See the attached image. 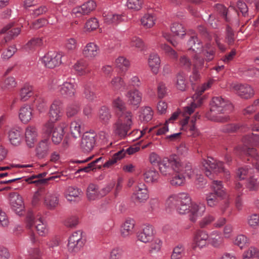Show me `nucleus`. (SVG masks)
Segmentation results:
<instances>
[{"mask_svg":"<svg viewBox=\"0 0 259 259\" xmlns=\"http://www.w3.org/2000/svg\"><path fill=\"white\" fill-rule=\"evenodd\" d=\"M150 242L149 251L151 253H156L160 250L162 243L160 239L153 238Z\"/></svg>","mask_w":259,"mask_h":259,"instance_id":"obj_61","label":"nucleus"},{"mask_svg":"<svg viewBox=\"0 0 259 259\" xmlns=\"http://www.w3.org/2000/svg\"><path fill=\"white\" fill-rule=\"evenodd\" d=\"M154 112L149 106L142 107L140 109L139 118L143 122H149L153 117Z\"/></svg>","mask_w":259,"mask_h":259,"instance_id":"obj_44","label":"nucleus"},{"mask_svg":"<svg viewBox=\"0 0 259 259\" xmlns=\"http://www.w3.org/2000/svg\"><path fill=\"white\" fill-rule=\"evenodd\" d=\"M194 69L193 70L192 75L190 76V80L191 81L196 80L199 77V74L197 71L198 69H202L203 67L207 68V66L204 65V61L203 59H201L198 57L196 54L194 56Z\"/></svg>","mask_w":259,"mask_h":259,"instance_id":"obj_35","label":"nucleus"},{"mask_svg":"<svg viewBox=\"0 0 259 259\" xmlns=\"http://www.w3.org/2000/svg\"><path fill=\"white\" fill-rule=\"evenodd\" d=\"M213 78L209 79L206 82L198 87L191 99L190 104L184 107L185 113L189 114L194 112L195 109L199 106L202 103V98L201 97L202 94L206 90L209 89L214 81Z\"/></svg>","mask_w":259,"mask_h":259,"instance_id":"obj_4","label":"nucleus"},{"mask_svg":"<svg viewBox=\"0 0 259 259\" xmlns=\"http://www.w3.org/2000/svg\"><path fill=\"white\" fill-rule=\"evenodd\" d=\"M51 143L49 138L41 140L38 144L36 149L37 157L43 158L47 156L51 149Z\"/></svg>","mask_w":259,"mask_h":259,"instance_id":"obj_25","label":"nucleus"},{"mask_svg":"<svg viewBox=\"0 0 259 259\" xmlns=\"http://www.w3.org/2000/svg\"><path fill=\"white\" fill-rule=\"evenodd\" d=\"M22 132L19 127L11 128L8 132V138L11 144L15 146L20 145L22 141Z\"/></svg>","mask_w":259,"mask_h":259,"instance_id":"obj_29","label":"nucleus"},{"mask_svg":"<svg viewBox=\"0 0 259 259\" xmlns=\"http://www.w3.org/2000/svg\"><path fill=\"white\" fill-rule=\"evenodd\" d=\"M202 164L206 176L210 179L212 178V173L223 172L226 176L229 175V171L224 168L223 162L217 161L211 157H208L207 159H203Z\"/></svg>","mask_w":259,"mask_h":259,"instance_id":"obj_7","label":"nucleus"},{"mask_svg":"<svg viewBox=\"0 0 259 259\" xmlns=\"http://www.w3.org/2000/svg\"><path fill=\"white\" fill-rule=\"evenodd\" d=\"M116 66L121 69H127L130 66L128 60L123 56H120L115 60Z\"/></svg>","mask_w":259,"mask_h":259,"instance_id":"obj_63","label":"nucleus"},{"mask_svg":"<svg viewBox=\"0 0 259 259\" xmlns=\"http://www.w3.org/2000/svg\"><path fill=\"white\" fill-rule=\"evenodd\" d=\"M83 94L85 98L89 101H93L97 98V95L94 91L93 85L91 83L84 85Z\"/></svg>","mask_w":259,"mask_h":259,"instance_id":"obj_50","label":"nucleus"},{"mask_svg":"<svg viewBox=\"0 0 259 259\" xmlns=\"http://www.w3.org/2000/svg\"><path fill=\"white\" fill-rule=\"evenodd\" d=\"M59 92L64 98H72L76 93V83L74 78H68L59 87Z\"/></svg>","mask_w":259,"mask_h":259,"instance_id":"obj_15","label":"nucleus"},{"mask_svg":"<svg viewBox=\"0 0 259 259\" xmlns=\"http://www.w3.org/2000/svg\"><path fill=\"white\" fill-rule=\"evenodd\" d=\"M245 185L246 188L250 191H256L259 188V183L257 179L254 177L253 175L249 176L247 180H246Z\"/></svg>","mask_w":259,"mask_h":259,"instance_id":"obj_55","label":"nucleus"},{"mask_svg":"<svg viewBox=\"0 0 259 259\" xmlns=\"http://www.w3.org/2000/svg\"><path fill=\"white\" fill-rule=\"evenodd\" d=\"M130 45L131 47H134L141 51L146 49L144 41L137 36H133L131 38Z\"/></svg>","mask_w":259,"mask_h":259,"instance_id":"obj_60","label":"nucleus"},{"mask_svg":"<svg viewBox=\"0 0 259 259\" xmlns=\"http://www.w3.org/2000/svg\"><path fill=\"white\" fill-rule=\"evenodd\" d=\"M135 225V221L133 219H127L121 226L120 230L121 235L123 237H127L132 233Z\"/></svg>","mask_w":259,"mask_h":259,"instance_id":"obj_36","label":"nucleus"},{"mask_svg":"<svg viewBox=\"0 0 259 259\" xmlns=\"http://www.w3.org/2000/svg\"><path fill=\"white\" fill-rule=\"evenodd\" d=\"M143 178L147 183H155L158 182L159 178L158 172L154 168L146 170L143 174Z\"/></svg>","mask_w":259,"mask_h":259,"instance_id":"obj_37","label":"nucleus"},{"mask_svg":"<svg viewBox=\"0 0 259 259\" xmlns=\"http://www.w3.org/2000/svg\"><path fill=\"white\" fill-rule=\"evenodd\" d=\"M62 105L63 102L61 100L57 99L54 100L49 111L50 121L54 123L60 119L62 115Z\"/></svg>","mask_w":259,"mask_h":259,"instance_id":"obj_16","label":"nucleus"},{"mask_svg":"<svg viewBox=\"0 0 259 259\" xmlns=\"http://www.w3.org/2000/svg\"><path fill=\"white\" fill-rule=\"evenodd\" d=\"M112 107L115 109L116 114L117 113H121L127 111L125 102L119 97H116L112 101Z\"/></svg>","mask_w":259,"mask_h":259,"instance_id":"obj_49","label":"nucleus"},{"mask_svg":"<svg viewBox=\"0 0 259 259\" xmlns=\"http://www.w3.org/2000/svg\"><path fill=\"white\" fill-rule=\"evenodd\" d=\"M192 113H191V114ZM183 114L185 116V119L182 121V125L183 128L186 127V131L189 136L193 137H196L199 135V132L198 128L196 127L195 124H189L188 127H186L189 120V117L187 115H189V114L185 113L184 109H183Z\"/></svg>","mask_w":259,"mask_h":259,"instance_id":"obj_32","label":"nucleus"},{"mask_svg":"<svg viewBox=\"0 0 259 259\" xmlns=\"http://www.w3.org/2000/svg\"><path fill=\"white\" fill-rule=\"evenodd\" d=\"M70 129L72 136L74 138H76L80 135L83 129L82 121L78 119L72 121L70 123Z\"/></svg>","mask_w":259,"mask_h":259,"instance_id":"obj_43","label":"nucleus"},{"mask_svg":"<svg viewBox=\"0 0 259 259\" xmlns=\"http://www.w3.org/2000/svg\"><path fill=\"white\" fill-rule=\"evenodd\" d=\"M232 88L239 96L244 99L251 98L254 94L253 89L247 84H233Z\"/></svg>","mask_w":259,"mask_h":259,"instance_id":"obj_22","label":"nucleus"},{"mask_svg":"<svg viewBox=\"0 0 259 259\" xmlns=\"http://www.w3.org/2000/svg\"><path fill=\"white\" fill-rule=\"evenodd\" d=\"M62 54L57 52L50 51L46 54L40 60L41 63L49 68H54L62 63Z\"/></svg>","mask_w":259,"mask_h":259,"instance_id":"obj_11","label":"nucleus"},{"mask_svg":"<svg viewBox=\"0 0 259 259\" xmlns=\"http://www.w3.org/2000/svg\"><path fill=\"white\" fill-rule=\"evenodd\" d=\"M179 201L176 209L178 213L181 214H185L190 212L191 199L188 193H185L180 197Z\"/></svg>","mask_w":259,"mask_h":259,"instance_id":"obj_23","label":"nucleus"},{"mask_svg":"<svg viewBox=\"0 0 259 259\" xmlns=\"http://www.w3.org/2000/svg\"><path fill=\"white\" fill-rule=\"evenodd\" d=\"M126 152L124 149L119 150L116 153H115L113 156L109 159L107 162H106L103 166L105 167H108L110 165L116 163L118 160L122 158L125 155Z\"/></svg>","mask_w":259,"mask_h":259,"instance_id":"obj_51","label":"nucleus"},{"mask_svg":"<svg viewBox=\"0 0 259 259\" xmlns=\"http://www.w3.org/2000/svg\"><path fill=\"white\" fill-rule=\"evenodd\" d=\"M232 109V105L229 101L220 96L214 97L210 102V110L206 113V117L212 121L225 122L229 117L223 114Z\"/></svg>","mask_w":259,"mask_h":259,"instance_id":"obj_1","label":"nucleus"},{"mask_svg":"<svg viewBox=\"0 0 259 259\" xmlns=\"http://www.w3.org/2000/svg\"><path fill=\"white\" fill-rule=\"evenodd\" d=\"M160 59L156 53L151 54L148 58V65L153 73H158L160 67Z\"/></svg>","mask_w":259,"mask_h":259,"instance_id":"obj_34","label":"nucleus"},{"mask_svg":"<svg viewBox=\"0 0 259 259\" xmlns=\"http://www.w3.org/2000/svg\"><path fill=\"white\" fill-rule=\"evenodd\" d=\"M154 228L149 224L143 225L141 230L137 233L138 239L145 243L150 242L154 238Z\"/></svg>","mask_w":259,"mask_h":259,"instance_id":"obj_19","label":"nucleus"},{"mask_svg":"<svg viewBox=\"0 0 259 259\" xmlns=\"http://www.w3.org/2000/svg\"><path fill=\"white\" fill-rule=\"evenodd\" d=\"M117 120L113 125V133L120 137L126 136L133 124V114L131 111L117 113Z\"/></svg>","mask_w":259,"mask_h":259,"instance_id":"obj_2","label":"nucleus"},{"mask_svg":"<svg viewBox=\"0 0 259 259\" xmlns=\"http://www.w3.org/2000/svg\"><path fill=\"white\" fill-rule=\"evenodd\" d=\"M59 203V194L55 192H46L44 203L49 209L55 208Z\"/></svg>","mask_w":259,"mask_h":259,"instance_id":"obj_30","label":"nucleus"},{"mask_svg":"<svg viewBox=\"0 0 259 259\" xmlns=\"http://www.w3.org/2000/svg\"><path fill=\"white\" fill-rule=\"evenodd\" d=\"M135 198L139 202H143L149 198L148 190L147 186L143 182L138 184L134 192Z\"/></svg>","mask_w":259,"mask_h":259,"instance_id":"obj_26","label":"nucleus"},{"mask_svg":"<svg viewBox=\"0 0 259 259\" xmlns=\"http://www.w3.org/2000/svg\"><path fill=\"white\" fill-rule=\"evenodd\" d=\"M78 218L76 215L70 216L65 219L63 221V224L64 226L69 228L76 227L78 224Z\"/></svg>","mask_w":259,"mask_h":259,"instance_id":"obj_62","label":"nucleus"},{"mask_svg":"<svg viewBox=\"0 0 259 259\" xmlns=\"http://www.w3.org/2000/svg\"><path fill=\"white\" fill-rule=\"evenodd\" d=\"M185 255V248L183 245L179 244L176 246L171 255V259H181Z\"/></svg>","mask_w":259,"mask_h":259,"instance_id":"obj_59","label":"nucleus"},{"mask_svg":"<svg viewBox=\"0 0 259 259\" xmlns=\"http://www.w3.org/2000/svg\"><path fill=\"white\" fill-rule=\"evenodd\" d=\"M27 227L29 229L35 223L36 224V229L39 236H46L49 233V229L46 222L42 220L40 218L34 221L33 215L29 214L27 217Z\"/></svg>","mask_w":259,"mask_h":259,"instance_id":"obj_13","label":"nucleus"},{"mask_svg":"<svg viewBox=\"0 0 259 259\" xmlns=\"http://www.w3.org/2000/svg\"><path fill=\"white\" fill-rule=\"evenodd\" d=\"M103 17L104 22L108 24H116L124 20L122 15L116 14L112 12H104Z\"/></svg>","mask_w":259,"mask_h":259,"instance_id":"obj_33","label":"nucleus"},{"mask_svg":"<svg viewBox=\"0 0 259 259\" xmlns=\"http://www.w3.org/2000/svg\"><path fill=\"white\" fill-rule=\"evenodd\" d=\"M87 195L88 199L90 200H94L101 198L100 189L97 185L94 184H91L89 185L87 191Z\"/></svg>","mask_w":259,"mask_h":259,"instance_id":"obj_46","label":"nucleus"},{"mask_svg":"<svg viewBox=\"0 0 259 259\" xmlns=\"http://www.w3.org/2000/svg\"><path fill=\"white\" fill-rule=\"evenodd\" d=\"M111 87L114 90H119L125 85L124 80L120 76H114L110 81Z\"/></svg>","mask_w":259,"mask_h":259,"instance_id":"obj_64","label":"nucleus"},{"mask_svg":"<svg viewBox=\"0 0 259 259\" xmlns=\"http://www.w3.org/2000/svg\"><path fill=\"white\" fill-rule=\"evenodd\" d=\"M99 46L94 42L88 43L82 49V55L89 60H95L100 54Z\"/></svg>","mask_w":259,"mask_h":259,"instance_id":"obj_20","label":"nucleus"},{"mask_svg":"<svg viewBox=\"0 0 259 259\" xmlns=\"http://www.w3.org/2000/svg\"><path fill=\"white\" fill-rule=\"evenodd\" d=\"M253 169L247 165L238 169L237 176L240 180H247L253 175Z\"/></svg>","mask_w":259,"mask_h":259,"instance_id":"obj_48","label":"nucleus"},{"mask_svg":"<svg viewBox=\"0 0 259 259\" xmlns=\"http://www.w3.org/2000/svg\"><path fill=\"white\" fill-rule=\"evenodd\" d=\"M97 7L95 1L90 0L84 3L80 6L74 8L71 11L73 17L79 18L84 15H87L95 10Z\"/></svg>","mask_w":259,"mask_h":259,"instance_id":"obj_12","label":"nucleus"},{"mask_svg":"<svg viewBox=\"0 0 259 259\" xmlns=\"http://www.w3.org/2000/svg\"><path fill=\"white\" fill-rule=\"evenodd\" d=\"M66 127L65 122L60 123L55 126L53 122L48 121L43 126L42 132L44 134L50 135H52V140L55 144H59L62 140L64 135V129Z\"/></svg>","mask_w":259,"mask_h":259,"instance_id":"obj_5","label":"nucleus"},{"mask_svg":"<svg viewBox=\"0 0 259 259\" xmlns=\"http://www.w3.org/2000/svg\"><path fill=\"white\" fill-rule=\"evenodd\" d=\"M175 172L176 174L171 178L170 183L172 186L176 187L183 185L185 183L186 178L192 179L198 175L196 169L193 168L190 164H187L185 165L182 164L180 172Z\"/></svg>","mask_w":259,"mask_h":259,"instance_id":"obj_3","label":"nucleus"},{"mask_svg":"<svg viewBox=\"0 0 259 259\" xmlns=\"http://www.w3.org/2000/svg\"><path fill=\"white\" fill-rule=\"evenodd\" d=\"M33 95L34 92L32 85L28 83H25L20 90V96L21 100L26 101Z\"/></svg>","mask_w":259,"mask_h":259,"instance_id":"obj_42","label":"nucleus"},{"mask_svg":"<svg viewBox=\"0 0 259 259\" xmlns=\"http://www.w3.org/2000/svg\"><path fill=\"white\" fill-rule=\"evenodd\" d=\"M81 194V191L75 187H68L65 192V197L68 201H74L79 197Z\"/></svg>","mask_w":259,"mask_h":259,"instance_id":"obj_39","label":"nucleus"},{"mask_svg":"<svg viewBox=\"0 0 259 259\" xmlns=\"http://www.w3.org/2000/svg\"><path fill=\"white\" fill-rule=\"evenodd\" d=\"M20 28H14L9 30L7 35L1 41L0 45L2 46H5L7 42L17 36L20 33Z\"/></svg>","mask_w":259,"mask_h":259,"instance_id":"obj_52","label":"nucleus"},{"mask_svg":"<svg viewBox=\"0 0 259 259\" xmlns=\"http://www.w3.org/2000/svg\"><path fill=\"white\" fill-rule=\"evenodd\" d=\"M248 239L243 234L238 235L233 240L234 244L242 248L248 244Z\"/></svg>","mask_w":259,"mask_h":259,"instance_id":"obj_58","label":"nucleus"},{"mask_svg":"<svg viewBox=\"0 0 259 259\" xmlns=\"http://www.w3.org/2000/svg\"><path fill=\"white\" fill-rule=\"evenodd\" d=\"M206 210L205 205L203 203H191L190 212L189 220L191 222L195 223L204 213Z\"/></svg>","mask_w":259,"mask_h":259,"instance_id":"obj_17","label":"nucleus"},{"mask_svg":"<svg viewBox=\"0 0 259 259\" xmlns=\"http://www.w3.org/2000/svg\"><path fill=\"white\" fill-rule=\"evenodd\" d=\"M208 239V233L206 231L200 229L196 230L193 235V248H203L206 246V242Z\"/></svg>","mask_w":259,"mask_h":259,"instance_id":"obj_14","label":"nucleus"},{"mask_svg":"<svg viewBox=\"0 0 259 259\" xmlns=\"http://www.w3.org/2000/svg\"><path fill=\"white\" fill-rule=\"evenodd\" d=\"M215 220V217L210 214L206 215L199 222L198 225L201 229H204L209 226Z\"/></svg>","mask_w":259,"mask_h":259,"instance_id":"obj_56","label":"nucleus"},{"mask_svg":"<svg viewBox=\"0 0 259 259\" xmlns=\"http://www.w3.org/2000/svg\"><path fill=\"white\" fill-rule=\"evenodd\" d=\"M33 102L37 110L39 113H44L47 111V102L44 98L36 96Z\"/></svg>","mask_w":259,"mask_h":259,"instance_id":"obj_47","label":"nucleus"},{"mask_svg":"<svg viewBox=\"0 0 259 259\" xmlns=\"http://www.w3.org/2000/svg\"><path fill=\"white\" fill-rule=\"evenodd\" d=\"M188 49L192 50L196 53L201 52L203 46L201 42L196 36H192L190 37L188 42Z\"/></svg>","mask_w":259,"mask_h":259,"instance_id":"obj_41","label":"nucleus"},{"mask_svg":"<svg viewBox=\"0 0 259 259\" xmlns=\"http://www.w3.org/2000/svg\"><path fill=\"white\" fill-rule=\"evenodd\" d=\"M68 240V250L74 254L78 252L85 243L84 239L82 238V232L80 230L73 232Z\"/></svg>","mask_w":259,"mask_h":259,"instance_id":"obj_9","label":"nucleus"},{"mask_svg":"<svg viewBox=\"0 0 259 259\" xmlns=\"http://www.w3.org/2000/svg\"><path fill=\"white\" fill-rule=\"evenodd\" d=\"M125 96L128 104L133 106H139L142 99V94L137 89L128 91Z\"/></svg>","mask_w":259,"mask_h":259,"instance_id":"obj_27","label":"nucleus"},{"mask_svg":"<svg viewBox=\"0 0 259 259\" xmlns=\"http://www.w3.org/2000/svg\"><path fill=\"white\" fill-rule=\"evenodd\" d=\"M11 207L13 211L20 215L24 210V204L21 195L17 193H11L9 196Z\"/></svg>","mask_w":259,"mask_h":259,"instance_id":"obj_18","label":"nucleus"},{"mask_svg":"<svg viewBox=\"0 0 259 259\" xmlns=\"http://www.w3.org/2000/svg\"><path fill=\"white\" fill-rule=\"evenodd\" d=\"M211 188L213 192L209 193L206 195L207 205L214 207L218 203V197H223L225 193L221 181H213L211 184Z\"/></svg>","mask_w":259,"mask_h":259,"instance_id":"obj_8","label":"nucleus"},{"mask_svg":"<svg viewBox=\"0 0 259 259\" xmlns=\"http://www.w3.org/2000/svg\"><path fill=\"white\" fill-rule=\"evenodd\" d=\"M32 111L33 109L30 106L27 104L23 105L19 110V119L24 124L28 123L32 118Z\"/></svg>","mask_w":259,"mask_h":259,"instance_id":"obj_28","label":"nucleus"},{"mask_svg":"<svg viewBox=\"0 0 259 259\" xmlns=\"http://www.w3.org/2000/svg\"><path fill=\"white\" fill-rule=\"evenodd\" d=\"M17 49L15 45L9 46L1 54V59L3 61H7L11 58L17 52Z\"/></svg>","mask_w":259,"mask_h":259,"instance_id":"obj_57","label":"nucleus"},{"mask_svg":"<svg viewBox=\"0 0 259 259\" xmlns=\"http://www.w3.org/2000/svg\"><path fill=\"white\" fill-rule=\"evenodd\" d=\"M95 143V136L91 134H85L81 138L80 146L82 151L89 152L93 149Z\"/></svg>","mask_w":259,"mask_h":259,"instance_id":"obj_24","label":"nucleus"},{"mask_svg":"<svg viewBox=\"0 0 259 259\" xmlns=\"http://www.w3.org/2000/svg\"><path fill=\"white\" fill-rule=\"evenodd\" d=\"M170 29L171 32L177 36L183 37L186 34L185 29L182 24L177 22L173 23Z\"/></svg>","mask_w":259,"mask_h":259,"instance_id":"obj_54","label":"nucleus"},{"mask_svg":"<svg viewBox=\"0 0 259 259\" xmlns=\"http://www.w3.org/2000/svg\"><path fill=\"white\" fill-rule=\"evenodd\" d=\"M243 146L238 147L235 149L236 154L242 153L246 155H249L248 149H253L251 146H259V135L249 134L245 136L242 139Z\"/></svg>","mask_w":259,"mask_h":259,"instance_id":"obj_10","label":"nucleus"},{"mask_svg":"<svg viewBox=\"0 0 259 259\" xmlns=\"http://www.w3.org/2000/svg\"><path fill=\"white\" fill-rule=\"evenodd\" d=\"M25 136L27 146L29 147H33L38 136L36 128L31 126L27 127L25 130Z\"/></svg>","mask_w":259,"mask_h":259,"instance_id":"obj_31","label":"nucleus"},{"mask_svg":"<svg viewBox=\"0 0 259 259\" xmlns=\"http://www.w3.org/2000/svg\"><path fill=\"white\" fill-rule=\"evenodd\" d=\"M208 241L210 245L217 249H220L224 246V238L221 232L214 230L208 233Z\"/></svg>","mask_w":259,"mask_h":259,"instance_id":"obj_21","label":"nucleus"},{"mask_svg":"<svg viewBox=\"0 0 259 259\" xmlns=\"http://www.w3.org/2000/svg\"><path fill=\"white\" fill-rule=\"evenodd\" d=\"M186 74L182 72H179L176 77V85L177 88L182 91H185L187 88V81Z\"/></svg>","mask_w":259,"mask_h":259,"instance_id":"obj_45","label":"nucleus"},{"mask_svg":"<svg viewBox=\"0 0 259 259\" xmlns=\"http://www.w3.org/2000/svg\"><path fill=\"white\" fill-rule=\"evenodd\" d=\"M183 164L177 158H164L159 164V170L164 176H170L174 172H180Z\"/></svg>","mask_w":259,"mask_h":259,"instance_id":"obj_6","label":"nucleus"},{"mask_svg":"<svg viewBox=\"0 0 259 259\" xmlns=\"http://www.w3.org/2000/svg\"><path fill=\"white\" fill-rule=\"evenodd\" d=\"M185 193H179L170 195L165 200V206L166 208L172 209L176 208L179 201L181 200L180 197Z\"/></svg>","mask_w":259,"mask_h":259,"instance_id":"obj_40","label":"nucleus"},{"mask_svg":"<svg viewBox=\"0 0 259 259\" xmlns=\"http://www.w3.org/2000/svg\"><path fill=\"white\" fill-rule=\"evenodd\" d=\"M98 116L99 120L103 124H107L109 123L112 117V114L108 107L103 106L99 111Z\"/></svg>","mask_w":259,"mask_h":259,"instance_id":"obj_38","label":"nucleus"},{"mask_svg":"<svg viewBox=\"0 0 259 259\" xmlns=\"http://www.w3.org/2000/svg\"><path fill=\"white\" fill-rule=\"evenodd\" d=\"M155 21L154 17L149 14H145L141 19L142 25L146 28L152 27L155 24Z\"/></svg>","mask_w":259,"mask_h":259,"instance_id":"obj_53","label":"nucleus"}]
</instances>
